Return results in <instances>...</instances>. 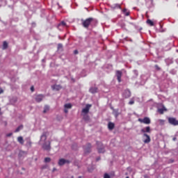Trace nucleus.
<instances>
[{
	"label": "nucleus",
	"mask_w": 178,
	"mask_h": 178,
	"mask_svg": "<svg viewBox=\"0 0 178 178\" xmlns=\"http://www.w3.org/2000/svg\"><path fill=\"white\" fill-rule=\"evenodd\" d=\"M8 48V42H3V49H6Z\"/></svg>",
	"instance_id": "25"
},
{
	"label": "nucleus",
	"mask_w": 178,
	"mask_h": 178,
	"mask_svg": "<svg viewBox=\"0 0 178 178\" xmlns=\"http://www.w3.org/2000/svg\"><path fill=\"white\" fill-rule=\"evenodd\" d=\"M56 170V168H53V172H55Z\"/></svg>",
	"instance_id": "43"
},
{
	"label": "nucleus",
	"mask_w": 178,
	"mask_h": 178,
	"mask_svg": "<svg viewBox=\"0 0 178 178\" xmlns=\"http://www.w3.org/2000/svg\"><path fill=\"white\" fill-rule=\"evenodd\" d=\"M131 96V92L129 90H125L124 93H123V97L124 98H130Z\"/></svg>",
	"instance_id": "10"
},
{
	"label": "nucleus",
	"mask_w": 178,
	"mask_h": 178,
	"mask_svg": "<svg viewBox=\"0 0 178 178\" xmlns=\"http://www.w3.org/2000/svg\"><path fill=\"white\" fill-rule=\"evenodd\" d=\"M52 90H56V91H59L62 88L60 85H54L51 86Z\"/></svg>",
	"instance_id": "13"
},
{
	"label": "nucleus",
	"mask_w": 178,
	"mask_h": 178,
	"mask_svg": "<svg viewBox=\"0 0 178 178\" xmlns=\"http://www.w3.org/2000/svg\"><path fill=\"white\" fill-rule=\"evenodd\" d=\"M90 92H91L92 94H95V92H97L98 91V88L93 87V88H90Z\"/></svg>",
	"instance_id": "16"
},
{
	"label": "nucleus",
	"mask_w": 178,
	"mask_h": 178,
	"mask_svg": "<svg viewBox=\"0 0 178 178\" xmlns=\"http://www.w3.org/2000/svg\"><path fill=\"white\" fill-rule=\"evenodd\" d=\"M108 128L109 130H113V129H115V124H113V122H108Z\"/></svg>",
	"instance_id": "15"
},
{
	"label": "nucleus",
	"mask_w": 178,
	"mask_h": 178,
	"mask_svg": "<svg viewBox=\"0 0 178 178\" xmlns=\"http://www.w3.org/2000/svg\"><path fill=\"white\" fill-rule=\"evenodd\" d=\"M97 144L98 146V152H99V154H104V152H105V148L102 146V143L97 142Z\"/></svg>",
	"instance_id": "7"
},
{
	"label": "nucleus",
	"mask_w": 178,
	"mask_h": 178,
	"mask_svg": "<svg viewBox=\"0 0 178 178\" xmlns=\"http://www.w3.org/2000/svg\"><path fill=\"white\" fill-rule=\"evenodd\" d=\"M126 178H129V177H126Z\"/></svg>",
	"instance_id": "46"
},
{
	"label": "nucleus",
	"mask_w": 178,
	"mask_h": 178,
	"mask_svg": "<svg viewBox=\"0 0 178 178\" xmlns=\"http://www.w3.org/2000/svg\"><path fill=\"white\" fill-rule=\"evenodd\" d=\"M147 23L149 24V26H154V22L151 19H147Z\"/></svg>",
	"instance_id": "26"
},
{
	"label": "nucleus",
	"mask_w": 178,
	"mask_h": 178,
	"mask_svg": "<svg viewBox=\"0 0 178 178\" xmlns=\"http://www.w3.org/2000/svg\"><path fill=\"white\" fill-rule=\"evenodd\" d=\"M101 159V157H99L97 159V161H99Z\"/></svg>",
	"instance_id": "41"
},
{
	"label": "nucleus",
	"mask_w": 178,
	"mask_h": 178,
	"mask_svg": "<svg viewBox=\"0 0 178 178\" xmlns=\"http://www.w3.org/2000/svg\"><path fill=\"white\" fill-rule=\"evenodd\" d=\"M123 13H124L125 16H129L130 15V13L129 12H127V9L124 8L123 10H122Z\"/></svg>",
	"instance_id": "24"
},
{
	"label": "nucleus",
	"mask_w": 178,
	"mask_h": 178,
	"mask_svg": "<svg viewBox=\"0 0 178 178\" xmlns=\"http://www.w3.org/2000/svg\"><path fill=\"white\" fill-rule=\"evenodd\" d=\"M74 54H78L77 50H75V51H74Z\"/></svg>",
	"instance_id": "42"
},
{
	"label": "nucleus",
	"mask_w": 178,
	"mask_h": 178,
	"mask_svg": "<svg viewBox=\"0 0 178 178\" xmlns=\"http://www.w3.org/2000/svg\"><path fill=\"white\" fill-rule=\"evenodd\" d=\"M170 163H173V160H170Z\"/></svg>",
	"instance_id": "45"
},
{
	"label": "nucleus",
	"mask_w": 178,
	"mask_h": 178,
	"mask_svg": "<svg viewBox=\"0 0 178 178\" xmlns=\"http://www.w3.org/2000/svg\"><path fill=\"white\" fill-rule=\"evenodd\" d=\"M168 123L172 126H178V120L175 118H168Z\"/></svg>",
	"instance_id": "5"
},
{
	"label": "nucleus",
	"mask_w": 178,
	"mask_h": 178,
	"mask_svg": "<svg viewBox=\"0 0 178 178\" xmlns=\"http://www.w3.org/2000/svg\"><path fill=\"white\" fill-rule=\"evenodd\" d=\"M177 139V138L176 137H174V138H172V140H173L174 141H176Z\"/></svg>",
	"instance_id": "40"
},
{
	"label": "nucleus",
	"mask_w": 178,
	"mask_h": 178,
	"mask_svg": "<svg viewBox=\"0 0 178 178\" xmlns=\"http://www.w3.org/2000/svg\"><path fill=\"white\" fill-rule=\"evenodd\" d=\"M2 93H3V90L0 88V94H2Z\"/></svg>",
	"instance_id": "37"
},
{
	"label": "nucleus",
	"mask_w": 178,
	"mask_h": 178,
	"mask_svg": "<svg viewBox=\"0 0 178 178\" xmlns=\"http://www.w3.org/2000/svg\"><path fill=\"white\" fill-rule=\"evenodd\" d=\"M134 98L131 99V100L129 102V105H134Z\"/></svg>",
	"instance_id": "29"
},
{
	"label": "nucleus",
	"mask_w": 178,
	"mask_h": 178,
	"mask_svg": "<svg viewBox=\"0 0 178 178\" xmlns=\"http://www.w3.org/2000/svg\"><path fill=\"white\" fill-rule=\"evenodd\" d=\"M74 147L76 148H74ZM76 147H77V145L76 144H74V145H72V149H76Z\"/></svg>",
	"instance_id": "33"
},
{
	"label": "nucleus",
	"mask_w": 178,
	"mask_h": 178,
	"mask_svg": "<svg viewBox=\"0 0 178 178\" xmlns=\"http://www.w3.org/2000/svg\"><path fill=\"white\" fill-rule=\"evenodd\" d=\"M165 111H166V108H165V106H163V108H158V112L161 113V115L163 114V112H165Z\"/></svg>",
	"instance_id": "18"
},
{
	"label": "nucleus",
	"mask_w": 178,
	"mask_h": 178,
	"mask_svg": "<svg viewBox=\"0 0 178 178\" xmlns=\"http://www.w3.org/2000/svg\"><path fill=\"white\" fill-rule=\"evenodd\" d=\"M22 129H23V125H20V126H19V127L15 129V133H18V131H19V130H22Z\"/></svg>",
	"instance_id": "23"
},
{
	"label": "nucleus",
	"mask_w": 178,
	"mask_h": 178,
	"mask_svg": "<svg viewBox=\"0 0 178 178\" xmlns=\"http://www.w3.org/2000/svg\"><path fill=\"white\" fill-rule=\"evenodd\" d=\"M85 154H90L91 152V144L88 143L83 147Z\"/></svg>",
	"instance_id": "6"
},
{
	"label": "nucleus",
	"mask_w": 178,
	"mask_h": 178,
	"mask_svg": "<svg viewBox=\"0 0 178 178\" xmlns=\"http://www.w3.org/2000/svg\"><path fill=\"white\" fill-rule=\"evenodd\" d=\"M165 62H168V60H165Z\"/></svg>",
	"instance_id": "47"
},
{
	"label": "nucleus",
	"mask_w": 178,
	"mask_h": 178,
	"mask_svg": "<svg viewBox=\"0 0 178 178\" xmlns=\"http://www.w3.org/2000/svg\"><path fill=\"white\" fill-rule=\"evenodd\" d=\"M117 6L120 8V5L118 4Z\"/></svg>",
	"instance_id": "44"
},
{
	"label": "nucleus",
	"mask_w": 178,
	"mask_h": 178,
	"mask_svg": "<svg viewBox=\"0 0 178 178\" xmlns=\"http://www.w3.org/2000/svg\"><path fill=\"white\" fill-rule=\"evenodd\" d=\"M12 134H13L12 133L7 134L6 136L7 137H10L12 136Z\"/></svg>",
	"instance_id": "34"
},
{
	"label": "nucleus",
	"mask_w": 178,
	"mask_h": 178,
	"mask_svg": "<svg viewBox=\"0 0 178 178\" xmlns=\"http://www.w3.org/2000/svg\"><path fill=\"white\" fill-rule=\"evenodd\" d=\"M49 111V106H44L43 113H47V112H48Z\"/></svg>",
	"instance_id": "22"
},
{
	"label": "nucleus",
	"mask_w": 178,
	"mask_h": 178,
	"mask_svg": "<svg viewBox=\"0 0 178 178\" xmlns=\"http://www.w3.org/2000/svg\"><path fill=\"white\" fill-rule=\"evenodd\" d=\"M134 73L136 77H137L138 76V72L137 70H134Z\"/></svg>",
	"instance_id": "32"
},
{
	"label": "nucleus",
	"mask_w": 178,
	"mask_h": 178,
	"mask_svg": "<svg viewBox=\"0 0 178 178\" xmlns=\"http://www.w3.org/2000/svg\"><path fill=\"white\" fill-rule=\"evenodd\" d=\"M63 26V27H66V22H61L59 24L58 26Z\"/></svg>",
	"instance_id": "27"
},
{
	"label": "nucleus",
	"mask_w": 178,
	"mask_h": 178,
	"mask_svg": "<svg viewBox=\"0 0 178 178\" xmlns=\"http://www.w3.org/2000/svg\"><path fill=\"white\" fill-rule=\"evenodd\" d=\"M84 119H85V120H88V117L87 115H86V117L84 116Z\"/></svg>",
	"instance_id": "39"
},
{
	"label": "nucleus",
	"mask_w": 178,
	"mask_h": 178,
	"mask_svg": "<svg viewBox=\"0 0 178 178\" xmlns=\"http://www.w3.org/2000/svg\"><path fill=\"white\" fill-rule=\"evenodd\" d=\"M65 163H68V164L70 163V161L66 160V159H60L58 161L59 166H63V165H65Z\"/></svg>",
	"instance_id": "8"
},
{
	"label": "nucleus",
	"mask_w": 178,
	"mask_h": 178,
	"mask_svg": "<svg viewBox=\"0 0 178 178\" xmlns=\"http://www.w3.org/2000/svg\"><path fill=\"white\" fill-rule=\"evenodd\" d=\"M19 155L20 156H23V155H27V152L23 151V150H21L19 151Z\"/></svg>",
	"instance_id": "28"
},
{
	"label": "nucleus",
	"mask_w": 178,
	"mask_h": 178,
	"mask_svg": "<svg viewBox=\"0 0 178 178\" xmlns=\"http://www.w3.org/2000/svg\"><path fill=\"white\" fill-rule=\"evenodd\" d=\"M64 112H65V113H67L69 111H67V108H65Z\"/></svg>",
	"instance_id": "35"
},
{
	"label": "nucleus",
	"mask_w": 178,
	"mask_h": 178,
	"mask_svg": "<svg viewBox=\"0 0 178 178\" xmlns=\"http://www.w3.org/2000/svg\"><path fill=\"white\" fill-rule=\"evenodd\" d=\"M141 133H143V137H146V139L144 140L145 144H148L151 143V138L146 133H151V127H145L140 130Z\"/></svg>",
	"instance_id": "2"
},
{
	"label": "nucleus",
	"mask_w": 178,
	"mask_h": 178,
	"mask_svg": "<svg viewBox=\"0 0 178 178\" xmlns=\"http://www.w3.org/2000/svg\"><path fill=\"white\" fill-rule=\"evenodd\" d=\"M58 48H62V44H58Z\"/></svg>",
	"instance_id": "38"
},
{
	"label": "nucleus",
	"mask_w": 178,
	"mask_h": 178,
	"mask_svg": "<svg viewBox=\"0 0 178 178\" xmlns=\"http://www.w3.org/2000/svg\"><path fill=\"white\" fill-rule=\"evenodd\" d=\"M44 162H51V158L49 157H46L44 159Z\"/></svg>",
	"instance_id": "30"
},
{
	"label": "nucleus",
	"mask_w": 178,
	"mask_h": 178,
	"mask_svg": "<svg viewBox=\"0 0 178 178\" xmlns=\"http://www.w3.org/2000/svg\"><path fill=\"white\" fill-rule=\"evenodd\" d=\"M33 143L31 142V140L30 138H26V145L28 147V148H31Z\"/></svg>",
	"instance_id": "14"
},
{
	"label": "nucleus",
	"mask_w": 178,
	"mask_h": 178,
	"mask_svg": "<svg viewBox=\"0 0 178 178\" xmlns=\"http://www.w3.org/2000/svg\"><path fill=\"white\" fill-rule=\"evenodd\" d=\"M48 132L44 131L40 136L39 144L42 145V148L45 151H49L51 149V142L47 141V137H48Z\"/></svg>",
	"instance_id": "1"
},
{
	"label": "nucleus",
	"mask_w": 178,
	"mask_h": 178,
	"mask_svg": "<svg viewBox=\"0 0 178 178\" xmlns=\"http://www.w3.org/2000/svg\"><path fill=\"white\" fill-rule=\"evenodd\" d=\"M113 113L115 116V118H118V116H119V110L113 109Z\"/></svg>",
	"instance_id": "19"
},
{
	"label": "nucleus",
	"mask_w": 178,
	"mask_h": 178,
	"mask_svg": "<svg viewBox=\"0 0 178 178\" xmlns=\"http://www.w3.org/2000/svg\"><path fill=\"white\" fill-rule=\"evenodd\" d=\"M116 76H117V79L118 80V83H120V81H122V72L117 71Z\"/></svg>",
	"instance_id": "12"
},
{
	"label": "nucleus",
	"mask_w": 178,
	"mask_h": 178,
	"mask_svg": "<svg viewBox=\"0 0 178 178\" xmlns=\"http://www.w3.org/2000/svg\"><path fill=\"white\" fill-rule=\"evenodd\" d=\"M92 22V18H88L83 22V26L85 29H88L89 26L91 24Z\"/></svg>",
	"instance_id": "4"
},
{
	"label": "nucleus",
	"mask_w": 178,
	"mask_h": 178,
	"mask_svg": "<svg viewBox=\"0 0 178 178\" xmlns=\"http://www.w3.org/2000/svg\"><path fill=\"white\" fill-rule=\"evenodd\" d=\"M79 178H81V177H79Z\"/></svg>",
	"instance_id": "48"
},
{
	"label": "nucleus",
	"mask_w": 178,
	"mask_h": 178,
	"mask_svg": "<svg viewBox=\"0 0 178 178\" xmlns=\"http://www.w3.org/2000/svg\"><path fill=\"white\" fill-rule=\"evenodd\" d=\"M90 108H91V104H86V108L82 109V113L87 115L90 112Z\"/></svg>",
	"instance_id": "9"
},
{
	"label": "nucleus",
	"mask_w": 178,
	"mask_h": 178,
	"mask_svg": "<svg viewBox=\"0 0 178 178\" xmlns=\"http://www.w3.org/2000/svg\"><path fill=\"white\" fill-rule=\"evenodd\" d=\"M104 178H111V176L108 173H105Z\"/></svg>",
	"instance_id": "31"
},
{
	"label": "nucleus",
	"mask_w": 178,
	"mask_h": 178,
	"mask_svg": "<svg viewBox=\"0 0 178 178\" xmlns=\"http://www.w3.org/2000/svg\"><path fill=\"white\" fill-rule=\"evenodd\" d=\"M31 91H32V92L34 91V86L31 87Z\"/></svg>",
	"instance_id": "36"
},
{
	"label": "nucleus",
	"mask_w": 178,
	"mask_h": 178,
	"mask_svg": "<svg viewBox=\"0 0 178 178\" xmlns=\"http://www.w3.org/2000/svg\"><path fill=\"white\" fill-rule=\"evenodd\" d=\"M17 141H18V143H19V144H22V145H23V144H24V139H23V138L22 136H19L17 138Z\"/></svg>",
	"instance_id": "17"
},
{
	"label": "nucleus",
	"mask_w": 178,
	"mask_h": 178,
	"mask_svg": "<svg viewBox=\"0 0 178 178\" xmlns=\"http://www.w3.org/2000/svg\"><path fill=\"white\" fill-rule=\"evenodd\" d=\"M138 122L140 123H144V124H151V120L148 117H145L143 119V118H138Z\"/></svg>",
	"instance_id": "3"
},
{
	"label": "nucleus",
	"mask_w": 178,
	"mask_h": 178,
	"mask_svg": "<svg viewBox=\"0 0 178 178\" xmlns=\"http://www.w3.org/2000/svg\"><path fill=\"white\" fill-rule=\"evenodd\" d=\"M35 99L36 102H41L42 99H44V95H38L35 96Z\"/></svg>",
	"instance_id": "11"
},
{
	"label": "nucleus",
	"mask_w": 178,
	"mask_h": 178,
	"mask_svg": "<svg viewBox=\"0 0 178 178\" xmlns=\"http://www.w3.org/2000/svg\"><path fill=\"white\" fill-rule=\"evenodd\" d=\"M157 123H159V124H161V126H163V124H165V120L161 119L158 120Z\"/></svg>",
	"instance_id": "20"
},
{
	"label": "nucleus",
	"mask_w": 178,
	"mask_h": 178,
	"mask_svg": "<svg viewBox=\"0 0 178 178\" xmlns=\"http://www.w3.org/2000/svg\"><path fill=\"white\" fill-rule=\"evenodd\" d=\"M64 108L66 109H71L72 108V104H66L64 106Z\"/></svg>",
	"instance_id": "21"
}]
</instances>
